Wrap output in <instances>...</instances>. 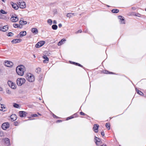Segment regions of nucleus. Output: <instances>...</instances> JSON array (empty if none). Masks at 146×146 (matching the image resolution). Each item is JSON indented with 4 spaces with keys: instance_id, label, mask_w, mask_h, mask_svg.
Segmentation results:
<instances>
[{
    "instance_id": "obj_55",
    "label": "nucleus",
    "mask_w": 146,
    "mask_h": 146,
    "mask_svg": "<svg viewBox=\"0 0 146 146\" xmlns=\"http://www.w3.org/2000/svg\"><path fill=\"white\" fill-rule=\"evenodd\" d=\"M2 106V104H0V108H1V107Z\"/></svg>"
},
{
    "instance_id": "obj_62",
    "label": "nucleus",
    "mask_w": 146,
    "mask_h": 146,
    "mask_svg": "<svg viewBox=\"0 0 146 146\" xmlns=\"http://www.w3.org/2000/svg\"><path fill=\"white\" fill-rule=\"evenodd\" d=\"M145 11H146V8L145 9Z\"/></svg>"
},
{
    "instance_id": "obj_57",
    "label": "nucleus",
    "mask_w": 146,
    "mask_h": 146,
    "mask_svg": "<svg viewBox=\"0 0 146 146\" xmlns=\"http://www.w3.org/2000/svg\"><path fill=\"white\" fill-rule=\"evenodd\" d=\"M1 100V98L0 97V101Z\"/></svg>"
},
{
    "instance_id": "obj_23",
    "label": "nucleus",
    "mask_w": 146,
    "mask_h": 146,
    "mask_svg": "<svg viewBox=\"0 0 146 146\" xmlns=\"http://www.w3.org/2000/svg\"><path fill=\"white\" fill-rule=\"evenodd\" d=\"M136 91L137 92V94H139L141 96H142L143 95V93H142L138 89H137V88H136Z\"/></svg>"
},
{
    "instance_id": "obj_12",
    "label": "nucleus",
    "mask_w": 146,
    "mask_h": 146,
    "mask_svg": "<svg viewBox=\"0 0 146 146\" xmlns=\"http://www.w3.org/2000/svg\"><path fill=\"white\" fill-rule=\"evenodd\" d=\"M11 4L12 7L15 9L17 10L19 8V6L17 5L15 3H14L13 2H11Z\"/></svg>"
},
{
    "instance_id": "obj_28",
    "label": "nucleus",
    "mask_w": 146,
    "mask_h": 146,
    "mask_svg": "<svg viewBox=\"0 0 146 146\" xmlns=\"http://www.w3.org/2000/svg\"><path fill=\"white\" fill-rule=\"evenodd\" d=\"M47 23L50 25H51L52 24V21L51 19H49L47 20Z\"/></svg>"
},
{
    "instance_id": "obj_35",
    "label": "nucleus",
    "mask_w": 146,
    "mask_h": 146,
    "mask_svg": "<svg viewBox=\"0 0 146 146\" xmlns=\"http://www.w3.org/2000/svg\"><path fill=\"white\" fill-rule=\"evenodd\" d=\"M6 92L7 93L9 94H11V91L9 90H6Z\"/></svg>"
},
{
    "instance_id": "obj_4",
    "label": "nucleus",
    "mask_w": 146,
    "mask_h": 146,
    "mask_svg": "<svg viewBox=\"0 0 146 146\" xmlns=\"http://www.w3.org/2000/svg\"><path fill=\"white\" fill-rule=\"evenodd\" d=\"M8 84L10 88L13 89H15L16 88V85L11 81H8Z\"/></svg>"
},
{
    "instance_id": "obj_50",
    "label": "nucleus",
    "mask_w": 146,
    "mask_h": 146,
    "mask_svg": "<svg viewBox=\"0 0 146 146\" xmlns=\"http://www.w3.org/2000/svg\"><path fill=\"white\" fill-rule=\"evenodd\" d=\"M100 146H107V145L105 144H103L102 145H100Z\"/></svg>"
},
{
    "instance_id": "obj_36",
    "label": "nucleus",
    "mask_w": 146,
    "mask_h": 146,
    "mask_svg": "<svg viewBox=\"0 0 146 146\" xmlns=\"http://www.w3.org/2000/svg\"><path fill=\"white\" fill-rule=\"evenodd\" d=\"M31 115L32 117H37L38 116V115L36 114H32Z\"/></svg>"
},
{
    "instance_id": "obj_46",
    "label": "nucleus",
    "mask_w": 146,
    "mask_h": 146,
    "mask_svg": "<svg viewBox=\"0 0 146 146\" xmlns=\"http://www.w3.org/2000/svg\"><path fill=\"white\" fill-rule=\"evenodd\" d=\"M58 26L59 27H61L62 26V24L61 23H60L59 24Z\"/></svg>"
},
{
    "instance_id": "obj_2",
    "label": "nucleus",
    "mask_w": 146,
    "mask_h": 146,
    "mask_svg": "<svg viewBox=\"0 0 146 146\" xmlns=\"http://www.w3.org/2000/svg\"><path fill=\"white\" fill-rule=\"evenodd\" d=\"M26 78L27 80L30 82H34L35 80L34 76L31 73L27 74Z\"/></svg>"
},
{
    "instance_id": "obj_3",
    "label": "nucleus",
    "mask_w": 146,
    "mask_h": 146,
    "mask_svg": "<svg viewBox=\"0 0 146 146\" xmlns=\"http://www.w3.org/2000/svg\"><path fill=\"white\" fill-rule=\"evenodd\" d=\"M26 81V80L23 78H18L17 80V83L19 86H21L24 84Z\"/></svg>"
},
{
    "instance_id": "obj_61",
    "label": "nucleus",
    "mask_w": 146,
    "mask_h": 146,
    "mask_svg": "<svg viewBox=\"0 0 146 146\" xmlns=\"http://www.w3.org/2000/svg\"><path fill=\"white\" fill-rule=\"evenodd\" d=\"M34 57H35V55H34Z\"/></svg>"
},
{
    "instance_id": "obj_34",
    "label": "nucleus",
    "mask_w": 146,
    "mask_h": 146,
    "mask_svg": "<svg viewBox=\"0 0 146 146\" xmlns=\"http://www.w3.org/2000/svg\"><path fill=\"white\" fill-rule=\"evenodd\" d=\"M5 106L4 105L2 104V106L1 107V108H0V110L3 111L4 109H5Z\"/></svg>"
},
{
    "instance_id": "obj_41",
    "label": "nucleus",
    "mask_w": 146,
    "mask_h": 146,
    "mask_svg": "<svg viewBox=\"0 0 146 146\" xmlns=\"http://www.w3.org/2000/svg\"><path fill=\"white\" fill-rule=\"evenodd\" d=\"M23 25H26L27 23V22L26 21H23Z\"/></svg>"
},
{
    "instance_id": "obj_58",
    "label": "nucleus",
    "mask_w": 146,
    "mask_h": 146,
    "mask_svg": "<svg viewBox=\"0 0 146 146\" xmlns=\"http://www.w3.org/2000/svg\"><path fill=\"white\" fill-rule=\"evenodd\" d=\"M38 114L39 115H41L40 114V113H38Z\"/></svg>"
},
{
    "instance_id": "obj_43",
    "label": "nucleus",
    "mask_w": 146,
    "mask_h": 146,
    "mask_svg": "<svg viewBox=\"0 0 146 146\" xmlns=\"http://www.w3.org/2000/svg\"><path fill=\"white\" fill-rule=\"evenodd\" d=\"M80 114L81 115H85V114L83 113V112H80Z\"/></svg>"
},
{
    "instance_id": "obj_7",
    "label": "nucleus",
    "mask_w": 146,
    "mask_h": 146,
    "mask_svg": "<svg viewBox=\"0 0 146 146\" xmlns=\"http://www.w3.org/2000/svg\"><path fill=\"white\" fill-rule=\"evenodd\" d=\"M4 64L5 66L8 67H12L13 65V62L9 61H5Z\"/></svg>"
},
{
    "instance_id": "obj_1",
    "label": "nucleus",
    "mask_w": 146,
    "mask_h": 146,
    "mask_svg": "<svg viewBox=\"0 0 146 146\" xmlns=\"http://www.w3.org/2000/svg\"><path fill=\"white\" fill-rule=\"evenodd\" d=\"M25 70V68L23 65H21L17 67L16 71L17 73L19 75L23 76L24 74V72Z\"/></svg>"
},
{
    "instance_id": "obj_18",
    "label": "nucleus",
    "mask_w": 146,
    "mask_h": 146,
    "mask_svg": "<svg viewBox=\"0 0 146 146\" xmlns=\"http://www.w3.org/2000/svg\"><path fill=\"white\" fill-rule=\"evenodd\" d=\"M43 58L45 59L43 60V62L44 63H47L49 61V59L46 55H44L43 56Z\"/></svg>"
},
{
    "instance_id": "obj_60",
    "label": "nucleus",
    "mask_w": 146,
    "mask_h": 146,
    "mask_svg": "<svg viewBox=\"0 0 146 146\" xmlns=\"http://www.w3.org/2000/svg\"><path fill=\"white\" fill-rule=\"evenodd\" d=\"M39 100H41V99L40 98H39Z\"/></svg>"
},
{
    "instance_id": "obj_31",
    "label": "nucleus",
    "mask_w": 146,
    "mask_h": 146,
    "mask_svg": "<svg viewBox=\"0 0 146 146\" xmlns=\"http://www.w3.org/2000/svg\"><path fill=\"white\" fill-rule=\"evenodd\" d=\"M41 70L40 68H38L36 69L35 71L37 73H39L40 71Z\"/></svg>"
},
{
    "instance_id": "obj_42",
    "label": "nucleus",
    "mask_w": 146,
    "mask_h": 146,
    "mask_svg": "<svg viewBox=\"0 0 146 146\" xmlns=\"http://www.w3.org/2000/svg\"><path fill=\"white\" fill-rule=\"evenodd\" d=\"M101 135L102 136H104V131H102L101 132Z\"/></svg>"
},
{
    "instance_id": "obj_59",
    "label": "nucleus",
    "mask_w": 146,
    "mask_h": 146,
    "mask_svg": "<svg viewBox=\"0 0 146 146\" xmlns=\"http://www.w3.org/2000/svg\"><path fill=\"white\" fill-rule=\"evenodd\" d=\"M1 31V27H0V31Z\"/></svg>"
},
{
    "instance_id": "obj_30",
    "label": "nucleus",
    "mask_w": 146,
    "mask_h": 146,
    "mask_svg": "<svg viewBox=\"0 0 146 146\" xmlns=\"http://www.w3.org/2000/svg\"><path fill=\"white\" fill-rule=\"evenodd\" d=\"M4 141L7 144H9V139L8 138H6L5 139Z\"/></svg>"
},
{
    "instance_id": "obj_39",
    "label": "nucleus",
    "mask_w": 146,
    "mask_h": 146,
    "mask_svg": "<svg viewBox=\"0 0 146 146\" xmlns=\"http://www.w3.org/2000/svg\"><path fill=\"white\" fill-rule=\"evenodd\" d=\"M53 116L54 118H59L56 115L54 114H53Z\"/></svg>"
},
{
    "instance_id": "obj_54",
    "label": "nucleus",
    "mask_w": 146,
    "mask_h": 146,
    "mask_svg": "<svg viewBox=\"0 0 146 146\" xmlns=\"http://www.w3.org/2000/svg\"><path fill=\"white\" fill-rule=\"evenodd\" d=\"M70 119H71L74 118V117L72 116H70Z\"/></svg>"
},
{
    "instance_id": "obj_20",
    "label": "nucleus",
    "mask_w": 146,
    "mask_h": 146,
    "mask_svg": "<svg viewBox=\"0 0 146 146\" xmlns=\"http://www.w3.org/2000/svg\"><path fill=\"white\" fill-rule=\"evenodd\" d=\"M66 41V40L65 39H62L58 42V46H60L63 44L64 43V42Z\"/></svg>"
},
{
    "instance_id": "obj_21",
    "label": "nucleus",
    "mask_w": 146,
    "mask_h": 146,
    "mask_svg": "<svg viewBox=\"0 0 146 146\" xmlns=\"http://www.w3.org/2000/svg\"><path fill=\"white\" fill-rule=\"evenodd\" d=\"M8 29V27L7 26H4L3 27H1V31H2L5 32L7 31Z\"/></svg>"
},
{
    "instance_id": "obj_38",
    "label": "nucleus",
    "mask_w": 146,
    "mask_h": 146,
    "mask_svg": "<svg viewBox=\"0 0 146 146\" xmlns=\"http://www.w3.org/2000/svg\"><path fill=\"white\" fill-rule=\"evenodd\" d=\"M76 65H77V66H80L81 67H83V66H82V65H81V64H80L78 63H76Z\"/></svg>"
},
{
    "instance_id": "obj_22",
    "label": "nucleus",
    "mask_w": 146,
    "mask_h": 146,
    "mask_svg": "<svg viewBox=\"0 0 146 146\" xmlns=\"http://www.w3.org/2000/svg\"><path fill=\"white\" fill-rule=\"evenodd\" d=\"M11 120L12 121H14L16 120V116L15 115H12L10 116Z\"/></svg>"
},
{
    "instance_id": "obj_15",
    "label": "nucleus",
    "mask_w": 146,
    "mask_h": 146,
    "mask_svg": "<svg viewBox=\"0 0 146 146\" xmlns=\"http://www.w3.org/2000/svg\"><path fill=\"white\" fill-rule=\"evenodd\" d=\"M21 39H15L12 40L11 42L13 44H16L21 42Z\"/></svg>"
},
{
    "instance_id": "obj_10",
    "label": "nucleus",
    "mask_w": 146,
    "mask_h": 146,
    "mask_svg": "<svg viewBox=\"0 0 146 146\" xmlns=\"http://www.w3.org/2000/svg\"><path fill=\"white\" fill-rule=\"evenodd\" d=\"M27 113L25 111H19V116L21 117H24L26 116Z\"/></svg>"
},
{
    "instance_id": "obj_13",
    "label": "nucleus",
    "mask_w": 146,
    "mask_h": 146,
    "mask_svg": "<svg viewBox=\"0 0 146 146\" xmlns=\"http://www.w3.org/2000/svg\"><path fill=\"white\" fill-rule=\"evenodd\" d=\"M99 127L97 124H94L93 127V130L95 133H97L98 131V128Z\"/></svg>"
},
{
    "instance_id": "obj_52",
    "label": "nucleus",
    "mask_w": 146,
    "mask_h": 146,
    "mask_svg": "<svg viewBox=\"0 0 146 146\" xmlns=\"http://www.w3.org/2000/svg\"><path fill=\"white\" fill-rule=\"evenodd\" d=\"M2 90H3L2 88L1 87H0V91H2Z\"/></svg>"
},
{
    "instance_id": "obj_56",
    "label": "nucleus",
    "mask_w": 146,
    "mask_h": 146,
    "mask_svg": "<svg viewBox=\"0 0 146 146\" xmlns=\"http://www.w3.org/2000/svg\"><path fill=\"white\" fill-rule=\"evenodd\" d=\"M87 32H88V31L87 30H86L85 31V32H86V33H87Z\"/></svg>"
},
{
    "instance_id": "obj_33",
    "label": "nucleus",
    "mask_w": 146,
    "mask_h": 146,
    "mask_svg": "<svg viewBox=\"0 0 146 146\" xmlns=\"http://www.w3.org/2000/svg\"><path fill=\"white\" fill-rule=\"evenodd\" d=\"M0 13L3 14H6L7 13L3 9H1L0 11Z\"/></svg>"
},
{
    "instance_id": "obj_8",
    "label": "nucleus",
    "mask_w": 146,
    "mask_h": 146,
    "mask_svg": "<svg viewBox=\"0 0 146 146\" xmlns=\"http://www.w3.org/2000/svg\"><path fill=\"white\" fill-rule=\"evenodd\" d=\"M45 43V42L44 41H41L38 42L35 45V47L36 48H39L42 46Z\"/></svg>"
},
{
    "instance_id": "obj_27",
    "label": "nucleus",
    "mask_w": 146,
    "mask_h": 146,
    "mask_svg": "<svg viewBox=\"0 0 146 146\" xmlns=\"http://www.w3.org/2000/svg\"><path fill=\"white\" fill-rule=\"evenodd\" d=\"M52 29L53 30H56L58 28V26L56 25H54L52 26Z\"/></svg>"
},
{
    "instance_id": "obj_19",
    "label": "nucleus",
    "mask_w": 146,
    "mask_h": 146,
    "mask_svg": "<svg viewBox=\"0 0 146 146\" xmlns=\"http://www.w3.org/2000/svg\"><path fill=\"white\" fill-rule=\"evenodd\" d=\"M31 31L35 35L37 34L38 32V30L36 28H32Z\"/></svg>"
},
{
    "instance_id": "obj_14",
    "label": "nucleus",
    "mask_w": 146,
    "mask_h": 146,
    "mask_svg": "<svg viewBox=\"0 0 146 146\" xmlns=\"http://www.w3.org/2000/svg\"><path fill=\"white\" fill-rule=\"evenodd\" d=\"M19 20L17 16H13L11 18V21L13 22H15Z\"/></svg>"
},
{
    "instance_id": "obj_25",
    "label": "nucleus",
    "mask_w": 146,
    "mask_h": 146,
    "mask_svg": "<svg viewBox=\"0 0 146 146\" xmlns=\"http://www.w3.org/2000/svg\"><path fill=\"white\" fill-rule=\"evenodd\" d=\"M13 106L14 108H20V106L19 105L16 103H14L13 105Z\"/></svg>"
},
{
    "instance_id": "obj_48",
    "label": "nucleus",
    "mask_w": 146,
    "mask_h": 146,
    "mask_svg": "<svg viewBox=\"0 0 146 146\" xmlns=\"http://www.w3.org/2000/svg\"><path fill=\"white\" fill-rule=\"evenodd\" d=\"M82 32V30H79L77 32L78 33H81Z\"/></svg>"
},
{
    "instance_id": "obj_53",
    "label": "nucleus",
    "mask_w": 146,
    "mask_h": 146,
    "mask_svg": "<svg viewBox=\"0 0 146 146\" xmlns=\"http://www.w3.org/2000/svg\"><path fill=\"white\" fill-rule=\"evenodd\" d=\"M76 63L75 62H72V63L75 65H76Z\"/></svg>"
},
{
    "instance_id": "obj_47",
    "label": "nucleus",
    "mask_w": 146,
    "mask_h": 146,
    "mask_svg": "<svg viewBox=\"0 0 146 146\" xmlns=\"http://www.w3.org/2000/svg\"><path fill=\"white\" fill-rule=\"evenodd\" d=\"M62 121L61 120H58L56 121V123L61 122Z\"/></svg>"
},
{
    "instance_id": "obj_26",
    "label": "nucleus",
    "mask_w": 146,
    "mask_h": 146,
    "mask_svg": "<svg viewBox=\"0 0 146 146\" xmlns=\"http://www.w3.org/2000/svg\"><path fill=\"white\" fill-rule=\"evenodd\" d=\"M111 11L112 13H117L119 12V11L117 9H114L112 10Z\"/></svg>"
},
{
    "instance_id": "obj_9",
    "label": "nucleus",
    "mask_w": 146,
    "mask_h": 146,
    "mask_svg": "<svg viewBox=\"0 0 146 146\" xmlns=\"http://www.w3.org/2000/svg\"><path fill=\"white\" fill-rule=\"evenodd\" d=\"M118 18L119 19V22L120 24H125V21L123 17L121 16H119L118 17Z\"/></svg>"
},
{
    "instance_id": "obj_37",
    "label": "nucleus",
    "mask_w": 146,
    "mask_h": 146,
    "mask_svg": "<svg viewBox=\"0 0 146 146\" xmlns=\"http://www.w3.org/2000/svg\"><path fill=\"white\" fill-rule=\"evenodd\" d=\"M135 15L136 16L140 17H141V15L139 13H137L135 14Z\"/></svg>"
},
{
    "instance_id": "obj_45",
    "label": "nucleus",
    "mask_w": 146,
    "mask_h": 146,
    "mask_svg": "<svg viewBox=\"0 0 146 146\" xmlns=\"http://www.w3.org/2000/svg\"><path fill=\"white\" fill-rule=\"evenodd\" d=\"M53 23L54 24H56L57 23V22L56 20H54L53 21Z\"/></svg>"
},
{
    "instance_id": "obj_5",
    "label": "nucleus",
    "mask_w": 146,
    "mask_h": 146,
    "mask_svg": "<svg viewBox=\"0 0 146 146\" xmlns=\"http://www.w3.org/2000/svg\"><path fill=\"white\" fill-rule=\"evenodd\" d=\"M18 4L21 8L23 9L26 7L25 3L21 0H19V1L18 3Z\"/></svg>"
},
{
    "instance_id": "obj_40",
    "label": "nucleus",
    "mask_w": 146,
    "mask_h": 146,
    "mask_svg": "<svg viewBox=\"0 0 146 146\" xmlns=\"http://www.w3.org/2000/svg\"><path fill=\"white\" fill-rule=\"evenodd\" d=\"M23 21L20 20V21H19L20 25H23Z\"/></svg>"
},
{
    "instance_id": "obj_24",
    "label": "nucleus",
    "mask_w": 146,
    "mask_h": 146,
    "mask_svg": "<svg viewBox=\"0 0 146 146\" xmlns=\"http://www.w3.org/2000/svg\"><path fill=\"white\" fill-rule=\"evenodd\" d=\"M13 26L15 28H21L22 27H20L19 25L17 24H13Z\"/></svg>"
},
{
    "instance_id": "obj_44",
    "label": "nucleus",
    "mask_w": 146,
    "mask_h": 146,
    "mask_svg": "<svg viewBox=\"0 0 146 146\" xmlns=\"http://www.w3.org/2000/svg\"><path fill=\"white\" fill-rule=\"evenodd\" d=\"M103 72L104 73L108 74V71H107V70H104L103 71Z\"/></svg>"
},
{
    "instance_id": "obj_17",
    "label": "nucleus",
    "mask_w": 146,
    "mask_h": 146,
    "mask_svg": "<svg viewBox=\"0 0 146 146\" xmlns=\"http://www.w3.org/2000/svg\"><path fill=\"white\" fill-rule=\"evenodd\" d=\"M76 15V14L75 13H68L67 14L66 16L67 17H69L70 18Z\"/></svg>"
},
{
    "instance_id": "obj_11",
    "label": "nucleus",
    "mask_w": 146,
    "mask_h": 146,
    "mask_svg": "<svg viewBox=\"0 0 146 146\" xmlns=\"http://www.w3.org/2000/svg\"><path fill=\"white\" fill-rule=\"evenodd\" d=\"M26 35V31H22L20 32L19 34L18 35V37L21 38L25 36Z\"/></svg>"
},
{
    "instance_id": "obj_6",
    "label": "nucleus",
    "mask_w": 146,
    "mask_h": 146,
    "mask_svg": "<svg viewBox=\"0 0 146 146\" xmlns=\"http://www.w3.org/2000/svg\"><path fill=\"white\" fill-rule=\"evenodd\" d=\"M10 124L8 122H5L3 123L1 127L3 130H6L9 127Z\"/></svg>"
},
{
    "instance_id": "obj_32",
    "label": "nucleus",
    "mask_w": 146,
    "mask_h": 146,
    "mask_svg": "<svg viewBox=\"0 0 146 146\" xmlns=\"http://www.w3.org/2000/svg\"><path fill=\"white\" fill-rule=\"evenodd\" d=\"M13 35V34L12 32H10L8 34L7 36H12Z\"/></svg>"
},
{
    "instance_id": "obj_49",
    "label": "nucleus",
    "mask_w": 146,
    "mask_h": 146,
    "mask_svg": "<svg viewBox=\"0 0 146 146\" xmlns=\"http://www.w3.org/2000/svg\"><path fill=\"white\" fill-rule=\"evenodd\" d=\"M70 119V117H68L67 118H66V120H68Z\"/></svg>"
},
{
    "instance_id": "obj_51",
    "label": "nucleus",
    "mask_w": 146,
    "mask_h": 146,
    "mask_svg": "<svg viewBox=\"0 0 146 146\" xmlns=\"http://www.w3.org/2000/svg\"><path fill=\"white\" fill-rule=\"evenodd\" d=\"M31 117H29V119H28V120H33V119H30V118H31Z\"/></svg>"
},
{
    "instance_id": "obj_29",
    "label": "nucleus",
    "mask_w": 146,
    "mask_h": 146,
    "mask_svg": "<svg viewBox=\"0 0 146 146\" xmlns=\"http://www.w3.org/2000/svg\"><path fill=\"white\" fill-rule=\"evenodd\" d=\"M106 127L108 128V130L110 129V124L109 123H107L106 125Z\"/></svg>"
},
{
    "instance_id": "obj_16",
    "label": "nucleus",
    "mask_w": 146,
    "mask_h": 146,
    "mask_svg": "<svg viewBox=\"0 0 146 146\" xmlns=\"http://www.w3.org/2000/svg\"><path fill=\"white\" fill-rule=\"evenodd\" d=\"M95 143L97 145H99L100 142V139L96 137H95L94 138Z\"/></svg>"
}]
</instances>
